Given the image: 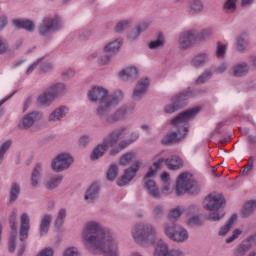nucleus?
Masks as SVG:
<instances>
[{
	"label": "nucleus",
	"mask_w": 256,
	"mask_h": 256,
	"mask_svg": "<svg viewBox=\"0 0 256 256\" xmlns=\"http://www.w3.org/2000/svg\"><path fill=\"white\" fill-rule=\"evenodd\" d=\"M91 35H93V31L91 30H85V31H82L80 34H79V39L81 41H87V39H89L91 37Z\"/></svg>",
	"instance_id": "nucleus-64"
},
{
	"label": "nucleus",
	"mask_w": 256,
	"mask_h": 256,
	"mask_svg": "<svg viewBox=\"0 0 256 256\" xmlns=\"http://www.w3.org/2000/svg\"><path fill=\"white\" fill-rule=\"evenodd\" d=\"M203 206L206 211H219L225 207V198L221 194L211 193L204 199Z\"/></svg>",
	"instance_id": "nucleus-9"
},
{
	"label": "nucleus",
	"mask_w": 256,
	"mask_h": 256,
	"mask_svg": "<svg viewBox=\"0 0 256 256\" xmlns=\"http://www.w3.org/2000/svg\"><path fill=\"white\" fill-rule=\"evenodd\" d=\"M225 51H226L225 45L218 43L217 49H216V56L219 58L225 57Z\"/></svg>",
	"instance_id": "nucleus-62"
},
{
	"label": "nucleus",
	"mask_w": 256,
	"mask_h": 256,
	"mask_svg": "<svg viewBox=\"0 0 256 256\" xmlns=\"http://www.w3.org/2000/svg\"><path fill=\"white\" fill-rule=\"evenodd\" d=\"M197 41V31L188 30L179 34L178 47L180 51H187Z\"/></svg>",
	"instance_id": "nucleus-13"
},
{
	"label": "nucleus",
	"mask_w": 256,
	"mask_h": 256,
	"mask_svg": "<svg viewBox=\"0 0 256 256\" xmlns=\"http://www.w3.org/2000/svg\"><path fill=\"white\" fill-rule=\"evenodd\" d=\"M213 35V30L211 29H206L200 32L199 34L196 33V39H199V41H205L209 39Z\"/></svg>",
	"instance_id": "nucleus-55"
},
{
	"label": "nucleus",
	"mask_w": 256,
	"mask_h": 256,
	"mask_svg": "<svg viewBox=\"0 0 256 256\" xmlns=\"http://www.w3.org/2000/svg\"><path fill=\"white\" fill-rule=\"evenodd\" d=\"M154 256H187V254L181 248L169 250V244L161 242L156 246Z\"/></svg>",
	"instance_id": "nucleus-15"
},
{
	"label": "nucleus",
	"mask_w": 256,
	"mask_h": 256,
	"mask_svg": "<svg viewBox=\"0 0 256 256\" xmlns=\"http://www.w3.org/2000/svg\"><path fill=\"white\" fill-rule=\"evenodd\" d=\"M11 145H13V141L8 140L1 144L0 146V165H3V160L5 159V153L9 151L11 148Z\"/></svg>",
	"instance_id": "nucleus-45"
},
{
	"label": "nucleus",
	"mask_w": 256,
	"mask_h": 256,
	"mask_svg": "<svg viewBox=\"0 0 256 256\" xmlns=\"http://www.w3.org/2000/svg\"><path fill=\"white\" fill-rule=\"evenodd\" d=\"M66 217H67V209L61 208L57 213V217L54 223L55 227H57L58 229L59 227H63Z\"/></svg>",
	"instance_id": "nucleus-42"
},
{
	"label": "nucleus",
	"mask_w": 256,
	"mask_h": 256,
	"mask_svg": "<svg viewBox=\"0 0 256 256\" xmlns=\"http://www.w3.org/2000/svg\"><path fill=\"white\" fill-rule=\"evenodd\" d=\"M165 164L170 171H177L183 167V159H181L179 156H171L165 160Z\"/></svg>",
	"instance_id": "nucleus-34"
},
{
	"label": "nucleus",
	"mask_w": 256,
	"mask_h": 256,
	"mask_svg": "<svg viewBox=\"0 0 256 256\" xmlns=\"http://www.w3.org/2000/svg\"><path fill=\"white\" fill-rule=\"evenodd\" d=\"M141 165V161L137 160L133 163L132 166L127 168L124 171V174L117 180L118 187H125V185H129L132 179H135V177L137 176L139 169H141Z\"/></svg>",
	"instance_id": "nucleus-11"
},
{
	"label": "nucleus",
	"mask_w": 256,
	"mask_h": 256,
	"mask_svg": "<svg viewBox=\"0 0 256 256\" xmlns=\"http://www.w3.org/2000/svg\"><path fill=\"white\" fill-rule=\"evenodd\" d=\"M209 61H211V56H209V54H207V53H202V54L194 56L190 60V65L192 67H194L195 69H199V68L203 67L204 65H207V63H209Z\"/></svg>",
	"instance_id": "nucleus-25"
},
{
	"label": "nucleus",
	"mask_w": 256,
	"mask_h": 256,
	"mask_svg": "<svg viewBox=\"0 0 256 256\" xmlns=\"http://www.w3.org/2000/svg\"><path fill=\"white\" fill-rule=\"evenodd\" d=\"M144 189L147 191L148 195L152 197V199H161V192L159 191V187H157V183H155V181L145 180Z\"/></svg>",
	"instance_id": "nucleus-23"
},
{
	"label": "nucleus",
	"mask_w": 256,
	"mask_h": 256,
	"mask_svg": "<svg viewBox=\"0 0 256 256\" xmlns=\"http://www.w3.org/2000/svg\"><path fill=\"white\" fill-rule=\"evenodd\" d=\"M204 9L203 2L201 0H192L189 3V14L190 15H198V13H202Z\"/></svg>",
	"instance_id": "nucleus-40"
},
{
	"label": "nucleus",
	"mask_w": 256,
	"mask_h": 256,
	"mask_svg": "<svg viewBox=\"0 0 256 256\" xmlns=\"http://www.w3.org/2000/svg\"><path fill=\"white\" fill-rule=\"evenodd\" d=\"M73 164V157L69 153L58 154L51 162V169L54 173H62Z\"/></svg>",
	"instance_id": "nucleus-8"
},
{
	"label": "nucleus",
	"mask_w": 256,
	"mask_h": 256,
	"mask_svg": "<svg viewBox=\"0 0 256 256\" xmlns=\"http://www.w3.org/2000/svg\"><path fill=\"white\" fill-rule=\"evenodd\" d=\"M121 39H116L110 43H108L104 47V53L105 55L100 58V63L102 65H108V63H111V57L115 55L116 53H119V49H121L122 45Z\"/></svg>",
	"instance_id": "nucleus-14"
},
{
	"label": "nucleus",
	"mask_w": 256,
	"mask_h": 256,
	"mask_svg": "<svg viewBox=\"0 0 256 256\" xmlns=\"http://www.w3.org/2000/svg\"><path fill=\"white\" fill-rule=\"evenodd\" d=\"M119 175V167L116 164H112L107 171L106 179L107 181H115Z\"/></svg>",
	"instance_id": "nucleus-43"
},
{
	"label": "nucleus",
	"mask_w": 256,
	"mask_h": 256,
	"mask_svg": "<svg viewBox=\"0 0 256 256\" xmlns=\"http://www.w3.org/2000/svg\"><path fill=\"white\" fill-rule=\"evenodd\" d=\"M107 149H109V146L105 144V142L102 140V143L98 144L92 151L90 155V159L92 161H97V159H100V157H103L105 153H107Z\"/></svg>",
	"instance_id": "nucleus-31"
},
{
	"label": "nucleus",
	"mask_w": 256,
	"mask_h": 256,
	"mask_svg": "<svg viewBox=\"0 0 256 256\" xmlns=\"http://www.w3.org/2000/svg\"><path fill=\"white\" fill-rule=\"evenodd\" d=\"M133 159H135V153L127 152L126 154L120 157L119 165H122L123 167H125V165H129V163H131Z\"/></svg>",
	"instance_id": "nucleus-48"
},
{
	"label": "nucleus",
	"mask_w": 256,
	"mask_h": 256,
	"mask_svg": "<svg viewBox=\"0 0 256 256\" xmlns=\"http://www.w3.org/2000/svg\"><path fill=\"white\" fill-rule=\"evenodd\" d=\"M237 221V214H233L225 223V225H223L219 232L218 235L220 237H225V235H227V233H229V231H231V229H233V225H235V222Z\"/></svg>",
	"instance_id": "nucleus-36"
},
{
	"label": "nucleus",
	"mask_w": 256,
	"mask_h": 256,
	"mask_svg": "<svg viewBox=\"0 0 256 256\" xmlns=\"http://www.w3.org/2000/svg\"><path fill=\"white\" fill-rule=\"evenodd\" d=\"M31 218L29 214L23 213L20 216V241H25L29 237V229H31Z\"/></svg>",
	"instance_id": "nucleus-20"
},
{
	"label": "nucleus",
	"mask_w": 256,
	"mask_h": 256,
	"mask_svg": "<svg viewBox=\"0 0 256 256\" xmlns=\"http://www.w3.org/2000/svg\"><path fill=\"white\" fill-rule=\"evenodd\" d=\"M248 74L249 64H247V62H240L232 67L233 77H245Z\"/></svg>",
	"instance_id": "nucleus-30"
},
{
	"label": "nucleus",
	"mask_w": 256,
	"mask_h": 256,
	"mask_svg": "<svg viewBox=\"0 0 256 256\" xmlns=\"http://www.w3.org/2000/svg\"><path fill=\"white\" fill-rule=\"evenodd\" d=\"M163 231L167 239H170L174 243H187L189 241V231L177 223H164Z\"/></svg>",
	"instance_id": "nucleus-4"
},
{
	"label": "nucleus",
	"mask_w": 256,
	"mask_h": 256,
	"mask_svg": "<svg viewBox=\"0 0 256 256\" xmlns=\"http://www.w3.org/2000/svg\"><path fill=\"white\" fill-rule=\"evenodd\" d=\"M248 45L249 43L247 42V38L245 37V34H240L236 37L235 50L238 53H245L247 51Z\"/></svg>",
	"instance_id": "nucleus-38"
},
{
	"label": "nucleus",
	"mask_w": 256,
	"mask_h": 256,
	"mask_svg": "<svg viewBox=\"0 0 256 256\" xmlns=\"http://www.w3.org/2000/svg\"><path fill=\"white\" fill-rule=\"evenodd\" d=\"M212 77L213 72L211 70H206L195 80V83L196 85H203V83H206L208 79H211Z\"/></svg>",
	"instance_id": "nucleus-47"
},
{
	"label": "nucleus",
	"mask_w": 256,
	"mask_h": 256,
	"mask_svg": "<svg viewBox=\"0 0 256 256\" xmlns=\"http://www.w3.org/2000/svg\"><path fill=\"white\" fill-rule=\"evenodd\" d=\"M15 241H17V232H11L9 243H8L9 253H15V249H16Z\"/></svg>",
	"instance_id": "nucleus-52"
},
{
	"label": "nucleus",
	"mask_w": 256,
	"mask_h": 256,
	"mask_svg": "<svg viewBox=\"0 0 256 256\" xmlns=\"http://www.w3.org/2000/svg\"><path fill=\"white\" fill-rule=\"evenodd\" d=\"M63 182V176L61 175H54V176H49L44 183L45 189L48 191H53L61 185Z\"/></svg>",
	"instance_id": "nucleus-29"
},
{
	"label": "nucleus",
	"mask_w": 256,
	"mask_h": 256,
	"mask_svg": "<svg viewBox=\"0 0 256 256\" xmlns=\"http://www.w3.org/2000/svg\"><path fill=\"white\" fill-rule=\"evenodd\" d=\"M41 179H43V164L37 163L32 170L30 177V185L32 189H37V187H39Z\"/></svg>",
	"instance_id": "nucleus-22"
},
{
	"label": "nucleus",
	"mask_w": 256,
	"mask_h": 256,
	"mask_svg": "<svg viewBox=\"0 0 256 256\" xmlns=\"http://www.w3.org/2000/svg\"><path fill=\"white\" fill-rule=\"evenodd\" d=\"M195 187V180L189 175V173H182L178 176L176 182V194L181 197L187 191H191Z\"/></svg>",
	"instance_id": "nucleus-10"
},
{
	"label": "nucleus",
	"mask_w": 256,
	"mask_h": 256,
	"mask_svg": "<svg viewBox=\"0 0 256 256\" xmlns=\"http://www.w3.org/2000/svg\"><path fill=\"white\" fill-rule=\"evenodd\" d=\"M187 137V133H181V130L177 132H170L166 136H164L161 140L162 145H173L175 143H181L183 139Z\"/></svg>",
	"instance_id": "nucleus-21"
},
{
	"label": "nucleus",
	"mask_w": 256,
	"mask_h": 256,
	"mask_svg": "<svg viewBox=\"0 0 256 256\" xmlns=\"http://www.w3.org/2000/svg\"><path fill=\"white\" fill-rule=\"evenodd\" d=\"M47 90L54 96V99H56V97H62V95L67 93V86L64 83H56L48 87Z\"/></svg>",
	"instance_id": "nucleus-32"
},
{
	"label": "nucleus",
	"mask_w": 256,
	"mask_h": 256,
	"mask_svg": "<svg viewBox=\"0 0 256 256\" xmlns=\"http://www.w3.org/2000/svg\"><path fill=\"white\" fill-rule=\"evenodd\" d=\"M235 9H237V0H226L224 11L226 13H234Z\"/></svg>",
	"instance_id": "nucleus-51"
},
{
	"label": "nucleus",
	"mask_w": 256,
	"mask_h": 256,
	"mask_svg": "<svg viewBox=\"0 0 256 256\" xmlns=\"http://www.w3.org/2000/svg\"><path fill=\"white\" fill-rule=\"evenodd\" d=\"M211 213L208 214L207 219L208 221H221L225 217V211L223 210H213L210 211Z\"/></svg>",
	"instance_id": "nucleus-44"
},
{
	"label": "nucleus",
	"mask_w": 256,
	"mask_h": 256,
	"mask_svg": "<svg viewBox=\"0 0 256 256\" xmlns=\"http://www.w3.org/2000/svg\"><path fill=\"white\" fill-rule=\"evenodd\" d=\"M131 237L137 245H155L159 241L157 238V228L147 222L135 224L131 229Z\"/></svg>",
	"instance_id": "nucleus-3"
},
{
	"label": "nucleus",
	"mask_w": 256,
	"mask_h": 256,
	"mask_svg": "<svg viewBox=\"0 0 256 256\" xmlns=\"http://www.w3.org/2000/svg\"><path fill=\"white\" fill-rule=\"evenodd\" d=\"M251 251L249 245L243 240L235 249L234 256H246ZM248 256H256V251H251Z\"/></svg>",
	"instance_id": "nucleus-33"
},
{
	"label": "nucleus",
	"mask_w": 256,
	"mask_h": 256,
	"mask_svg": "<svg viewBox=\"0 0 256 256\" xmlns=\"http://www.w3.org/2000/svg\"><path fill=\"white\" fill-rule=\"evenodd\" d=\"M55 101V98L52 93L47 89L38 96V103L43 105V107H51V104Z\"/></svg>",
	"instance_id": "nucleus-37"
},
{
	"label": "nucleus",
	"mask_w": 256,
	"mask_h": 256,
	"mask_svg": "<svg viewBox=\"0 0 256 256\" xmlns=\"http://www.w3.org/2000/svg\"><path fill=\"white\" fill-rule=\"evenodd\" d=\"M60 29L61 23H59V19L44 17L38 26V33L41 37H46V35H50V33H57Z\"/></svg>",
	"instance_id": "nucleus-7"
},
{
	"label": "nucleus",
	"mask_w": 256,
	"mask_h": 256,
	"mask_svg": "<svg viewBox=\"0 0 256 256\" xmlns=\"http://www.w3.org/2000/svg\"><path fill=\"white\" fill-rule=\"evenodd\" d=\"M66 115H69V107L65 105H61L55 108L49 115H48V122L49 123H59V121H63Z\"/></svg>",
	"instance_id": "nucleus-19"
},
{
	"label": "nucleus",
	"mask_w": 256,
	"mask_h": 256,
	"mask_svg": "<svg viewBox=\"0 0 256 256\" xmlns=\"http://www.w3.org/2000/svg\"><path fill=\"white\" fill-rule=\"evenodd\" d=\"M186 225H188V227H201L203 220H201L199 215H194L187 220Z\"/></svg>",
	"instance_id": "nucleus-49"
},
{
	"label": "nucleus",
	"mask_w": 256,
	"mask_h": 256,
	"mask_svg": "<svg viewBox=\"0 0 256 256\" xmlns=\"http://www.w3.org/2000/svg\"><path fill=\"white\" fill-rule=\"evenodd\" d=\"M149 89V78H144L138 81L136 87L133 90L132 98L134 101H141L145 97Z\"/></svg>",
	"instance_id": "nucleus-18"
},
{
	"label": "nucleus",
	"mask_w": 256,
	"mask_h": 256,
	"mask_svg": "<svg viewBox=\"0 0 256 256\" xmlns=\"http://www.w3.org/2000/svg\"><path fill=\"white\" fill-rule=\"evenodd\" d=\"M13 23L17 29H25V31H28L29 33H33V31H35V24L31 20L16 19Z\"/></svg>",
	"instance_id": "nucleus-35"
},
{
	"label": "nucleus",
	"mask_w": 256,
	"mask_h": 256,
	"mask_svg": "<svg viewBox=\"0 0 256 256\" xmlns=\"http://www.w3.org/2000/svg\"><path fill=\"white\" fill-rule=\"evenodd\" d=\"M183 215V208L181 207H176L170 210L168 214V219H179Z\"/></svg>",
	"instance_id": "nucleus-54"
},
{
	"label": "nucleus",
	"mask_w": 256,
	"mask_h": 256,
	"mask_svg": "<svg viewBox=\"0 0 256 256\" xmlns=\"http://www.w3.org/2000/svg\"><path fill=\"white\" fill-rule=\"evenodd\" d=\"M41 119H43V113L39 111L30 112L24 115L18 121V129H22V130L31 129L32 127H35V123H38V121H41Z\"/></svg>",
	"instance_id": "nucleus-12"
},
{
	"label": "nucleus",
	"mask_w": 256,
	"mask_h": 256,
	"mask_svg": "<svg viewBox=\"0 0 256 256\" xmlns=\"http://www.w3.org/2000/svg\"><path fill=\"white\" fill-rule=\"evenodd\" d=\"M139 139V132H132L128 140H122V143H126V147H129L132 143H135Z\"/></svg>",
	"instance_id": "nucleus-60"
},
{
	"label": "nucleus",
	"mask_w": 256,
	"mask_h": 256,
	"mask_svg": "<svg viewBox=\"0 0 256 256\" xmlns=\"http://www.w3.org/2000/svg\"><path fill=\"white\" fill-rule=\"evenodd\" d=\"M189 99V93H181L178 96L171 98L170 103L165 105L163 108L166 115H173L177 111L183 109L187 106V101Z\"/></svg>",
	"instance_id": "nucleus-6"
},
{
	"label": "nucleus",
	"mask_w": 256,
	"mask_h": 256,
	"mask_svg": "<svg viewBox=\"0 0 256 256\" xmlns=\"http://www.w3.org/2000/svg\"><path fill=\"white\" fill-rule=\"evenodd\" d=\"M256 211V200H248L246 201L241 209V215L244 219L249 217H253Z\"/></svg>",
	"instance_id": "nucleus-27"
},
{
	"label": "nucleus",
	"mask_w": 256,
	"mask_h": 256,
	"mask_svg": "<svg viewBox=\"0 0 256 256\" xmlns=\"http://www.w3.org/2000/svg\"><path fill=\"white\" fill-rule=\"evenodd\" d=\"M244 243H247L251 249H253V247H256V232L245 238Z\"/></svg>",
	"instance_id": "nucleus-58"
},
{
	"label": "nucleus",
	"mask_w": 256,
	"mask_h": 256,
	"mask_svg": "<svg viewBox=\"0 0 256 256\" xmlns=\"http://www.w3.org/2000/svg\"><path fill=\"white\" fill-rule=\"evenodd\" d=\"M78 143H79V147H80L81 149H85V147H87V145H88L89 143H91V137L88 136V135H84V136H82V137L79 138Z\"/></svg>",
	"instance_id": "nucleus-59"
},
{
	"label": "nucleus",
	"mask_w": 256,
	"mask_h": 256,
	"mask_svg": "<svg viewBox=\"0 0 256 256\" xmlns=\"http://www.w3.org/2000/svg\"><path fill=\"white\" fill-rule=\"evenodd\" d=\"M53 216L51 214H44L40 219L39 234L40 237H45L49 233V227H51V221Z\"/></svg>",
	"instance_id": "nucleus-26"
},
{
	"label": "nucleus",
	"mask_w": 256,
	"mask_h": 256,
	"mask_svg": "<svg viewBox=\"0 0 256 256\" xmlns=\"http://www.w3.org/2000/svg\"><path fill=\"white\" fill-rule=\"evenodd\" d=\"M165 45V39L158 37L156 40H152L148 43V48L151 50H157L163 48Z\"/></svg>",
	"instance_id": "nucleus-46"
},
{
	"label": "nucleus",
	"mask_w": 256,
	"mask_h": 256,
	"mask_svg": "<svg viewBox=\"0 0 256 256\" xmlns=\"http://www.w3.org/2000/svg\"><path fill=\"white\" fill-rule=\"evenodd\" d=\"M88 100L97 105L95 114L103 125H115L119 121H125L128 115L135 111V104H124L111 112L123 101V91L116 90L109 94V90L103 86H94L88 91Z\"/></svg>",
	"instance_id": "nucleus-1"
},
{
	"label": "nucleus",
	"mask_w": 256,
	"mask_h": 256,
	"mask_svg": "<svg viewBox=\"0 0 256 256\" xmlns=\"http://www.w3.org/2000/svg\"><path fill=\"white\" fill-rule=\"evenodd\" d=\"M82 243L90 253H103L104 256H119V244L111 230L97 221H89L82 229Z\"/></svg>",
	"instance_id": "nucleus-2"
},
{
	"label": "nucleus",
	"mask_w": 256,
	"mask_h": 256,
	"mask_svg": "<svg viewBox=\"0 0 256 256\" xmlns=\"http://www.w3.org/2000/svg\"><path fill=\"white\" fill-rule=\"evenodd\" d=\"M242 233L243 232L241 230L235 229L232 235L225 240V243H227V245L233 243V241H236V239H239V235H241Z\"/></svg>",
	"instance_id": "nucleus-56"
},
{
	"label": "nucleus",
	"mask_w": 256,
	"mask_h": 256,
	"mask_svg": "<svg viewBox=\"0 0 256 256\" xmlns=\"http://www.w3.org/2000/svg\"><path fill=\"white\" fill-rule=\"evenodd\" d=\"M152 219H154V221H161V219H163V215H165V206H163L162 204H157L152 208Z\"/></svg>",
	"instance_id": "nucleus-41"
},
{
	"label": "nucleus",
	"mask_w": 256,
	"mask_h": 256,
	"mask_svg": "<svg viewBox=\"0 0 256 256\" xmlns=\"http://www.w3.org/2000/svg\"><path fill=\"white\" fill-rule=\"evenodd\" d=\"M127 131V126H121L112 130L104 139L102 140L104 144L108 146L110 149L111 147H115L116 143H119V139H121V135Z\"/></svg>",
	"instance_id": "nucleus-16"
},
{
	"label": "nucleus",
	"mask_w": 256,
	"mask_h": 256,
	"mask_svg": "<svg viewBox=\"0 0 256 256\" xmlns=\"http://www.w3.org/2000/svg\"><path fill=\"white\" fill-rule=\"evenodd\" d=\"M124 149H127V143L120 141V142L118 143L117 147L112 148V149L109 151V155H110V157H115V156L119 155V153H120L121 151H123Z\"/></svg>",
	"instance_id": "nucleus-50"
},
{
	"label": "nucleus",
	"mask_w": 256,
	"mask_h": 256,
	"mask_svg": "<svg viewBox=\"0 0 256 256\" xmlns=\"http://www.w3.org/2000/svg\"><path fill=\"white\" fill-rule=\"evenodd\" d=\"M99 184H92L86 191L84 199L85 201H89L90 203H95L99 199Z\"/></svg>",
	"instance_id": "nucleus-28"
},
{
	"label": "nucleus",
	"mask_w": 256,
	"mask_h": 256,
	"mask_svg": "<svg viewBox=\"0 0 256 256\" xmlns=\"http://www.w3.org/2000/svg\"><path fill=\"white\" fill-rule=\"evenodd\" d=\"M41 73H49V71H53V63L46 62L40 66Z\"/></svg>",
	"instance_id": "nucleus-63"
},
{
	"label": "nucleus",
	"mask_w": 256,
	"mask_h": 256,
	"mask_svg": "<svg viewBox=\"0 0 256 256\" xmlns=\"http://www.w3.org/2000/svg\"><path fill=\"white\" fill-rule=\"evenodd\" d=\"M63 256H81V253L76 247H70L64 251Z\"/></svg>",
	"instance_id": "nucleus-61"
},
{
	"label": "nucleus",
	"mask_w": 256,
	"mask_h": 256,
	"mask_svg": "<svg viewBox=\"0 0 256 256\" xmlns=\"http://www.w3.org/2000/svg\"><path fill=\"white\" fill-rule=\"evenodd\" d=\"M42 62H43V58H39L37 61L32 63L26 70V75H31V73H33L37 69V67L41 65Z\"/></svg>",
	"instance_id": "nucleus-57"
},
{
	"label": "nucleus",
	"mask_w": 256,
	"mask_h": 256,
	"mask_svg": "<svg viewBox=\"0 0 256 256\" xmlns=\"http://www.w3.org/2000/svg\"><path fill=\"white\" fill-rule=\"evenodd\" d=\"M19 195H21V184H19L17 182H13L10 185L9 202L15 203V201H17V199H19Z\"/></svg>",
	"instance_id": "nucleus-39"
},
{
	"label": "nucleus",
	"mask_w": 256,
	"mask_h": 256,
	"mask_svg": "<svg viewBox=\"0 0 256 256\" xmlns=\"http://www.w3.org/2000/svg\"><path fill=\"white\" fill-rule=\"evenodd\" d=\"M131 23V20H122L117 23L115 26V32L116 33H123L127 27H129V24Z\"/></svg>",
	"instance_id": "nucleus-53"
},
{
	"label": "nucleus",
	"mask_w": 256,
	"mask_h": 256,
	"mask_svg": "<svg viewBox=\"0 0 256 256\" xmlns=\"http://www.w3.org/2000/svg\"><path fill=\"white\" fill-rule=\"evenodd\" d=\"M138 75L139 70H137L135 66L127 67L119 72V77L122 78L123 81H135Z\"/></svg>",
	"instance_id": "nucleus-24"
},
{
	"label": "nucleus",
	"mask_w": 256,
	"mask_h": 256,
	"mask_svg": "<svg viewBox=\"0 0 256 256\" xmlns=\"http://www.w3.org/2000/svg\"><path fill=\"white\" fill-rule=\"evenodd\" d=\"M200 111L201 107L199 106L182 111L176 117L171 119L170 124L173 125V127H182L183 133H186L187 135V133H189V126H187V123L193 121V118L197 117Z\"/></svg>",
	"instance_id": "nucleus-5"
},
{
	"label": "nucleus",
	"mask_w": 256,
	"mask_h": 256,
	"mask_svg": "<svg viewBox=\"0 0 256 256\" xmlns=\"http://www.w3.org/2000/svg\"><path fill=\"white\" fill-rule=\"evenodd\" d=\"M127 131V126H121L112 130L104 139L102 140L104 144L108 146L110 149L111 147H115L116 143H119V139H121V135Z\"/></svg>",
	"instance_id": "nucleus-17"
}]
</instances>
